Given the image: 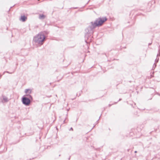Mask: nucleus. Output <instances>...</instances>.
<instances>
[{
  "label": "nucleus",
  "instance_id": "39448f33",
  "mask_svg": "<svg viewBox=\"0 0 160 160\" xmlns=\"http://www.w3.org/2000/svg\"><path fill=\"white\" fill-rule=\"evenodd\" d=\"M39 33L41 35H43V36H44V38H45L47 37V35L49 33V32L47 31H44L42 32H40Z\"/></svg>",
  "mask_w": 160,
  "mask_h": 160
},
{
  "label": "nucleus",
  "instance_id": "423d86ee",
  "mask_svg": "<svg viewBox=\"0 0 160 160\" xmlns=\"http://www.w3.org/2000/svg\"><path fill=\"white\" fill-rule=\"evenodd\" d=\"M25 97H27L29 99H30V101H33V99L32 96L30 95V94H26L25 95H24Z\"/></svg>",
  "mask_w": 160,
  "mask_h": 160
},
{
  "label": "nucleus",
  "instance_id": "393cba45",
  "mask_svg": "<svg viewBox=\"0 0 160 160\" xmlns=\"http://www.w3.org/2000/svg\"><path fill=\"white\" fill-rule=\"evenodd\" d=\"M154 65H155V67H156V65L154 64Z\"/></svg>",
  "mask_w": 160,
  "mask_h": 160
},
{
  "label": "nucleus",
  "instance_id": "7ed1b4c3",
  "mask_svg": "<svg viewBox=\"0 0 160 160\" xmlns=\"http://www.w3.org/2000/svg\"><path fill=\"white\" fill-rule=\"evenodd\" d=\"M22 102L23 104L27 106H29L31 102H32L30 101L29 99L25 96H23L22 97Z\"/></svg>",
  "mask_w": 160,
  "mask_h": 160
},
{
  "label": "nucleus",
  "instance_id": "c85d7f7f",
  "mask_svg": "<svg viewBox=\"0 0 160 160\" xmlns=\"http://www.w3.org/2000/svg\"><path fill=\"white\" fill-rule=\"evenodd\" d=\"M99 119H98V121H97V122H98V121H99Z\"/></svg>",
  "mask_w": 160,
  "mask_h": 160
},
{
  "label": "nucleus",
  "instance_id": "a211bd4d",
  "mask_svg": "<svg viewBox=\"0 0 160 160\" xmlns=\"http://www.w3.org/2000/svg\"><path fill=\"white\" fill-rule=\"evenodd\" d=\"M112 104H109L108 105V106L110 107H111Z\"/></svg>",
  "mask_w": 160,
  "mask_h": 160
},
{
  "label": "nucleus",
  "instance_id": "6e6552de",
  "mask_svg": "<svg viewBox=\"0 0 160 160\" xmlns=\"http://www.w3.org/2000/svg\"><path fill=\"white\" fill-rule=\"evenodd\" d=\"M2 97L3 98V100L4 101V102H7L8 101V100L7 97L5 96L2 95Z\"/></svg>",
  "mask_w": 160,
  "mask_h": 160
},
{
  "label": "nucleus",
  "instance_id": "4be33fe9",
  "mask_svg": "<svg viewBox=\"0 0 160 160\" xmlns=\"http://www.w3.org/2000/svg\"><path fill=\"white\" fill-rule=\"evenodd\" d=\"M135 153H136L137 152V151H135L134 152Z\"/></svg>",
  "mask_w": 160,
  "mask_h": 160
},
{
  "label": "nucleus",
  "instance_id": "2f4dec72",
  "mask_svg": "<svg viewBox=\"0 0 160 160\" xmlns=\"http://www.w3.org/2000/svg\"><path fill=\"white\" fill-rule=\"evenodd\" d=\"M61 156V155H60H60H59V156Z\"/></svg>",
  "mask_w": 160,
  "mask_h": 160
},
{
  "label": "nucleus",
  "instance_id": "7c9ffc66",
  "mask_svg": "<svg viewBox=\"0 0 160 160\" xmlns=\"http://www.w3.org/2000/svg\"><path fill=\"white\" fill-rule=\"evenodd\" d=\"M101 115L100 116V117H99V119H100V117H101Z\"/></svg>",
  "mask_w": 160,
  "mask_h": 160
},
{
  "label": "nucleus",
  "instance_id": "20e7f679",
  "mask_svg": "<svg viewBox=\"0 0 160 160\" xmlns=\"http://www.w3.org/2000/svg\"><path fill=\"white\" fill-rule=\"evenodd\" d=\"M27 19V17L25 15H21L20 18V20L22 21V22H24L26 21Z\"/></svg>",
  "mask_w": 160,
  "mask_h": 160
},
{
  "label": "nucleus",
  "instance_id": "bb28decb",
  "mask_svg": "<svg viewBox=\"0 0 160 160\" xmlns=\"http://www.w3.org/2000/svg\"><path fill=\"white\" fill-rule=\"evenodd\" d=\"M105 55L107 57V55L106 54H105Z\"/></svg>",
  "mask_w": 160,
  "mask_h": 160
},
{
  "label": "nucleus",
  "instance_id": "f257e3e1",
  "mask_svg": "<svg viewBox=\"0 0 160 160\" xmlns=\"http://www.w3.org/2000/svg\"><path fill=\"white\" fill-rule=\"evenodd\" d=\"M107 20V18L106 17H103L98 18L94 22H90L91 25L85 29L86 33L85 35V41L86 43H88V40H91V39H89L93 33V29L97 27H99L102 26Z\"/></svg>",
  "mask_w": 160,
  "mask_h": 160
},
{
  "label": "nucleus",
  "instance_id": "473e14b6",
  "mask_svg": "<svg viewBox=\"0 0 160 160\" xmlns=\"http://www.w3.org/2000/svg\"><path fill=\"white\" fill-rule=\"evenodd\" d=\"M38 1H39V0H38Z\"/></svg>",
  "mask_w": 160,
  "mask_h": 160
},
{
  "label": "nucleus",
  "instance_id": "f8f14e48",
  "mask_svg": "<svg viewBox=\"0 0 160 160\" xmlns=\"http://www.w3.org/2000/svg\"><path fill=\"white\" fill-rule=\"evenodd\" d=\"M158 53L157 55V56H160V49H159L158 50Z\"/></svg>",
  "mask_w": 160,
  "mask_h": 160
},
{
  "label": "nucleus",
  "instance_id": "0eeeda50",
  "mask_svg": "<svg viewBox=\"0 0 160 160\" xmlns=\"http://www.w3.org/2000/svg\"><path fill=\"white\" fill-rule=\"evenodd\" d=\"M32 92V90L30 89H26L25 90V92L26 94H30Z\"/></svg>",
  "mask_w": 160,
  "mask_h": 160
},
{
  "label": "nucleus",
  "instance_id": "9d476101",
  "mask_svg": "<svg viewBox=\"0 0 160 160\" xmlns=\"http://www.w3.org/2000/svg\"><path fill=\"white\" fill-rule=\"evenodd\" d=\"M82 91H80L79 92L77 93L76 96L79 97V96H80L81 95V94L82 93Z\"/></svg>",
  "mask_w": 160,
  "mask_h": 160
},
{
  "label": "nucleus",
  "instance_id": "f3484780",
  "mask_svg": "<svg viewBox=\"0 0 160 160\" xmlns=\"http://www.w3.org/2000/svg\"><path fill=\"white\" fill-rule=\"evenodd\" d=\"M14 5H13V6H11V7H10V8L9 9V10H8V12L10 11V9H11V8H12L13 7Z\"/></svg>",
  "mask_w": 160,
  "mask_h": 160
},
{
  "label": "nucleus",
  "instance_id": "cd10ccee",
  "mask_svg": "<svg viewBox=\"0 0 160 160\" xmlns=\"http://www.w3.org/2000/svg\"><path fill=\"white\" fill-rule=\"evenodd\" d=\"M89 1H88V2L87 3V4H88V2H89Z\"/></svg>",
  "mask_w": 160,
  "mask_h": 160
},
{
  "label": "nucleus",
  "instance_id": "4468645a",
  "mask_svg": "<svg viewBox=\"0 0 160 160\" xmlns=\"http://www.w3.org/2000/svg\"><path fill=\"white\" fill-rule=\"evenodd\" d=\"M121 100H122V99L121 98H120L119 99V100L117 102H114V103L115 104H116L118 101H121Z\"/></svg>",
  "mask_w": 160,
  "mask_h": 160
},
{
  "label": "nucleus",
  "instance_id": "ddd939ff",
  "mask_svg": "<svg viewBox=\"0 0 160 160\" xmlns=\"http://www.w3.org/2000/svg\"><path fill=\"white\" fill-rule=\"evenodd\" d=\"M66 116H67H67H68V113L66 114ZM67 117H66V118L63 121V123H66V122H65V120H66L67 119Z\"/></svg>",
  "mask_w": 160,
  "mask_h": 160
},
{
  "label": "nucleus",
  "instance_id": "dca6fc26",
  "mask_svg": "<svg viewBox=\"0 0 160 160\" xmlns=\"http://www.w3.org/2000/svg\"><path fill=\"white\" fill-rule=\"evenodd\" d=\"M156 94H157L158 95V96H160V94L159 93H158V92H156Z\"/></svg>",
  "mask_w": 160,
  "mask_h": 160
},
{
  "label": "nucleus",
  "instance_id": "f03ea898",
  "mask_svg": "<svg viewBox=\"0 0 160 160\" xmlns=\"http://www.w3.org/2000/svg\"><path fill=\"white\" fill-rule=\"evenodd\" d=\"M43 35H41L39 33L33 38V40L36 44L42 45L44 43L45 38Z\"/></svg>",
  "mask_w": 160,
  "mask_h": 160
},
{
  "label": "nucleus",
  "instance_id": "a878e982",
  "mask_svg": "<svg viewBox=\"0 0 160 160\" xmlns=\"http://www.w3.org/2000/svg\"><path fill=\"white\" fill-rule=\"evenodd\" d=\"M1 76H2V75H0V78H1Z\"/></svg>",
  "mask_w": 160,
  "mask_h": 160
},
{
  "label": "nucleus",
  "instance_id": "412c9836",
  "mask_svg": "<svg viewBox=\"0 0 160 160\" xmlns=\"http://www.w3.org/2000/svg\"><path fill=\"white\" fill-rule=\"evenodd\" d=\"M70 158H71V156H70V157H69V158H68V160H69L70 159Z\"/></svg>",
  "mask_w": 160,
  "mask_h": 160
},
{
  "label": "nucleus",
  "instance_id": "9b49d317",
  "mask_svg": "<svg viewBox=\"0 0 160 160\" xmlns=\"http://www.w3.org/2000/svg\"><path fill=\"white\" fill-rule=\"evenodd\" d=\"M14 72V71H13L12 72H9L8 71H5L4 72H3V74H4V73L5 72H7V73H8L9 74H12V73H13Z\"/></svg>",
  "mask_w": 160,
  "mask_h": 160
},
{
  "label": "nucleus",
  "instance_id": "b1692460",
  "mask_svg": "<svg viewBox=\"0 0 160 160\" xmlns=\"http://www.w3.org/2000/svg\"><path fill=\"white\" fill-rule=\"evenodd\" d=\"M129 150H130V149H128V150H128V152H129Z\"/></svg>",
  "mask_w": 160,
  "mask_h": 160
},
{
  "label": "nucleus",
  "instance_id": "2eb2a0df",
  "mask_svg": "<svg viewBox=\"0 0 160 160\" xmlns=\"http://www.w3.org/2000/svg\"><path fill=\"white\" fill-rule=\"evenodd\" d=\"M78 8V7H73V8H70V9L73 8L74 9H77Z\"/></svg>",
  "mask_w": 160,
  "mask_h": 160
},
{
  "label": "nucleus",
  "instance_id": "c756f323",
  "mask_svg": "<svg viewBox=\"0 0 160 160\" xmlns=\"http://www.w3.org/2000/svg\"><path fill=\"white\" fill-rule=\"evenodd\" d=\"M99 119H98V121H97V122H98V121H99Z\"/></svg>",
  "mask_w": 160,
  "mask_h": 160
},
{
  "label": "nucleus",
  "instance_id": "aec40b11",
  "mask_svg": "<svg viewBox=\"0 0 160 160\" xmlns=\"http://www.w3.org/2000/svg\"><path fill=\"white\" fill-rule=\"evenodd\" d=\"M151 43H148V46H149V45H151Z\"/></svg>",
  "mask_w": 160,
  "mask_h": 160
},
{
  "label": "nucleus",
  "instance_id": "1a4fd4ad",
  "mask_svg": "<svg viewBox=\"0 0 160 160\" xmlns=\"http://www.w3.org/2000/svg\"><path fill=\"white\" fill-rule=\"evenodd\" d=\"M46 17L45 15L43 14H40L39 15V18L40 19H43Z\"/></svg>",
  "mask_w": 160,
  "mask_h": 160
},
{
  "label": "nucleus",
  "instance_id": "6ab92c4d",
  "mask_svg": "<svg viewBox=\"0 0 160 160\" xmlns=\"http://www.w3.org/2000/svg\"><path fill=\"white\" fill-rule=\"evenodd\" d=\"M73 130V128L72 127H71V128H70L69 130Z\"/></svg>",
  "mask_w": 160,
  "mask_h": 160
},
{
  "label": "nucleus",
  "instance_id": "5701e85b",
  "mask_svg": "<svg viewBox=\"0 0 160 160\" xmlns=\"http://www.w3.org/2000/svg\"><path fill=\"white\" fill-rule=\"evenodd\" d=\"M75 98H73V99H72V100H74V99H75Z\"/></svg>",
  "mask_w": 160,
  "mask_h": 160
}]
</instances>
